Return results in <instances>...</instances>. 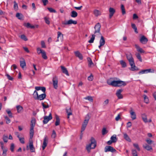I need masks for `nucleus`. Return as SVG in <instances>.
<instances>
[{"instance_id": "nucleus-1", "label": "nucleus", "mask_w": 156, "mask_h": 156, "mask_svg": "<svg viewBox=\"0 0 156 156\" xmlns=\"http://www.w3.org/2000/svg\"><path fill=\"white\" fill-rule=\"evenodd\" d=\"M126 55L131 67L130 69L132 71L138 70V68L135 65L134 59L132 57V55L130 53H128L126 54Z\"/></svg>"}, {"instance_id": "nucleus-2", "label": "nucleus", "mask_w": 156, "mask_h": 156, "mask_svg": "<svg viewBox=\"0 0 156 156\" xmlns=\"http://www.w3.org/2000/svg\"><path fill=\"white\" fill-rule=\"evenodd\" d=\"M90 141V143L87 145L86 147V149L88 153L90 152L91 149L95 148L96 146V141L94 138H91Z\"/></svg>"}, {"instance_id": "nucleus-3", "label": "nucleus", "mask_w": 156, "mask_h": 156, "mask_svg": "<svg viewBox=\"0 0 156 156\" xmlns=\"http://www.w3.org/2000/svg\"><path fill=\"white\" fill-rule=\"evenodd\" d=\"M101 27V25L100 23H98L95 25L94 27L95 29L94 34H97L98 33L101 35L100 33Z\"/></svg>"}, {"instance_id": "nucleus-4", "label": "nucleus", "mask_w": 156, "mask_h": 156, "mask_svg": "<svg viewBox=\"0 0 156 156\" xmlns=\"http://www.w3.org/2000/svg\"><path fill=\"white\" fill-rule=\"evenodd\" d=\"M105 152H111L112 153L115 152L116 150L113 147L110 146H107L105 148Z\"/></svg>"}, {"instance_id": "nucleus-5", "label": "nucleus", "mask_w": 156, "mask_h": 156, "mask_svg": "<svg viewBox=\"0 0 156 156\" xmlns=\"http://www.w3.org/2000/svg\"><path fill=\"white\" fill-rule=\"evenodd\" d=\"M52 83L54 88L57 89L58 87V78L57 76H54L52 79Z\"/></svg>"}, {"instance_id": "nucleus-6", "label": "nucleus", "mask_w": 156, "mask_h": 156, "mask_svg": "<svg viewBox=\"0 0 156 156\" xmlns=\"http://www.w3.org/2000/svg\"><path fill=\"white\" fill-rule=\"evenodd\" d=\"M77 23V22L75 20H73L72 19H70L68 21H63L62 22V24L63 25H70L72 24H76Z\"/></svg>"}, {"instance_id": "nucleus-7", "label": "nucleus", "mask_w": 156, "mask_h": 156, "mask_svg": "<svg viewBox=\"0 0 156 156\" xmlns=\"http://www.w3.org/2000/svg\"><path fill=\"white\" fill-rule=\"evenodd\" d=\"M20 66L23 70H25L27 69L25 61L22 58H20Z\"/></svg>"}, {"instance_id": "nucleus-8", "label": "nucleus", "mask_w": 156, "mask_h": 156, "mask_svg": "<svg viewBox=\"0 0 156 156\" xmlns=\"http://www.w3.org/2000/svg\"><path fill=\"white\" fill-rule=\"evenodd\" d=\"M51 114L50 113L48 116H44V120L43 121L44 124H47L48 122L52 119Z\"/></svg>"}, {"instance_id": "nucleus-9", "label": "nucleus", "mask_w": 156, "mask_h": 156, "mask_svg": "<svg viewBox=\"0 0 156 156\" xmlns=\"http://www.w3.org/2000/svg\"><path fill=\"white\" fill-rule=\"evenodd\" d=\"M35 124H30V139H32L34 134V128L35 126Z\"/></svg>"}, {"instance_id": "nucleus-10", "label": "nucleus", "mask_w": 156, "mask_h": 156, "mask_svg": "<svg viewBox=\"0 0 156 156\" xmlns=\"http://www.w3.org/2000/svg\"><path fill=\"white\" fill-rule=\"evenodd\" d=\"M148 39L144 35L142 36L140 39V43L143 44H146L148 41Z\"/></svg>"}, {"instance_id": "nucleus-11", "label": "nucleus", "mask_w": 156, "mask_h": 156, "mask_svg": "<svg viewBox=\"0 0 156 156\" xmlns=\"http://www.w3.org/2000/svg\"><path fill=\"white\" fill-rule=\"evenodd\" d=\"M151 69H147L142 70L140 71L139 72L138 74H141L144 73H153L154 71L153 70L152 71H151Z\"/></svg>"}, {"instance_id": "nucleus-12", "label": "nucleus", "mask_w": 156, "mask_h": 156, "mask_svg": "<svg viewBox=\"0 0 156 156\" xmlns=\"http://www.w3.org/2000/svg\"><path fill=\"white\" fill-rule=\"evenodd\" d=\"M107 83L109 85H111L114 87H117L118 80H113L112 81H110V80H108L107 81Z\"/></svg>"}, {"instance_id": "nucleus-13", "label": "nucleus", "mask_w": 156, "mask_h": 156, "mask_svg": "<svg viewBox=\"0 0 156 156\" xmlns=\"http://www.w3.org/2000/svg\"><path fill=\"white\" fill-rule=\"evenodd\" d=\"M109 18L111 19L115 13V10L114 8L110 7L109 8Z\"/></svg>"}, {"instance_id": "nucleus-14", "label": "nucleus", "mask_w": 156, "mask_h": 156, "mask_svg": "<svg viewBox=\"0 0 156 156\" xmlns=\"http://www.w3.org/2000/svg\"><path fill=\"white\" fill-rule=\"evenodd\" d=\"M122 91V89H119L117 90L116 94L119 99H120L123 98L122 95L121 94V93Z\"/></svg>"}, {"instance_id": "nucleus-15", "label": "nucleus", "mask_w": 156, "mask_h": 156, "mask_svg": "<svg viewBox=\"0 0 156 156\" xmlns=\"http://www.w3.org/2000/svg\"><path fill=\"white\" fill-rule=\"evenodd\" d=\"M46 95L44 93L39 95L38 97H37V100L41 101L45 99L46 97Z\"/></svg>"}, {"instance_id": "nucleus-16", "label": "nucleus", "mask_w": 156, "mask_h": 156, "mask_svg": "<svg viewBox=\"0 0 156 156\" xmlns=\"http://www.w3.org/2000/svg\"><path fill=\"white\" fill-rule=\"evenodd\" d=\"M130 113L131 115V118L132 120H133L136 119V115L135 113L133 111V109L132 108H131Z\"/></svg>"}, {"instance_id": "nucleus-17", "label": "nucleus", "mask_w": 156, "mask_h": 156, "mask_svg": "<svg viewBox=\"0 0 156 156\" xmlns=\"http://www.w3.org/2000/svg\"><path fill=\"white\" fill-rule=\"evenodd\" d=\"M29 147L31 152H34L35 151V149L33 145V142L32 140L29 141Z\"/></svg>"}, {"instance_id": "nucleus-18", "label": "nucleus", "mask_w": 156, "mask_h": 156, "mask_svg": "<svg viewBox=\"0 0 156 156\" xmlns=\"http://www.w3.org/2000/svg\"><path fill=\"white\" fill-rule=\"evenodd\" d=\"M126 85V83L124 81L121 80H118V84L117 87H121L124 86Z\"/></svg>"}, {"instance_id": "nucleus-19", "label": "nucleus", "mask_w": 156, "mask_h": 156, "mask_svg": "<svg viewBox=\"0 0 156 156\" xmlns=\"http://www.w3.org/2000/svg\"><path fill=\"white\" fill-rule=\"evenodd\" d=\"M74 54L75 55L78 57L80 59L82 60L83 59V56L82 54L79 51H75Z\"/></svg>"}, {"instance_id": "nucleus-20", "label": "nucleus", "mask_w": 156, "mask_h": 156, "mask_svg": "<svg viewBox=\"0 0 156 156\" xmlns=\"http://www.w3.org/2000/svg\"><path fill=\"white\" fill-rule=\"evenodd\" d=\"M23 25L28 28L34 29L35 28V27L34 26V25H31V24L29 23H23Z\"/></svg>"}, {"instance_id": "nucleus-21", "label": "nucleus", "mask_w": 156, "mask_h": 156, "mask_svg": "<svg viewBox=\"0 0 156 156\" xmlns=\"http://www.w3.org/2000/svg\"><path fill=\"white\" fill-rule=\"evenodd\" d=\"M61 69L63 73L66 74L67 76L69 75L68 72L66 68H65L64 66H61Z\"/></svg>"}, {"instance_id": "nucleus-22", "label": "nucleus", "mask_w": 156, "mask_h": 156, "mask_svg": "<svg viewBox=\"0 0 156 156\" xmlns=\"http://www.w3.org/2000/svg\"><path fill=\"white\" fill-rule=\"evenodd\" d=\"M35 89L37 90H41L44 93L46 91V88L44 87H36Z\"/></svg>"}, {"instance_id": "nucleus-23", "label": "nucleus", "mask_w": 156, "mask_h": 156, "mask_svg": "<svg viewBox=\"0 0 156 156\" xmlns=\"http://www.w3.org/2000/svg\"><path fill=\"white\" fill-rule=\"evenodd\" d=\"M48 141V139L46 137L44 138L43 142V145L42 146V149L43 150H44L46 147L47 144V141Z\"/></svg>"}, {"instance_id": "nucleus-24", "label": "nucleus", "mask_w": 156, "mask_h": 156, "mask_svg": "<svg viewBox=\"0 0 156 156\" xmlns=\"http://www.w3.org/2000/svg\"><path fill=\"white\" fill-rule=\"evenodd\" d=\"M111 140L113 142V143H115L117 140L118 138L116 135H113L111 137Z\"/></svg>"}, {"instance_id": "nucleus-25", "label": "nucleus", "mask_w": 156, "mask_h": 156, "mask_svg": "<svg viewBox=\"0 0 156 156\" xmlns=\"http://www.w3.org/2000/svg\"><path fill=\"white\" fill-rule=\"evenodd\" d=\"M66 112L67 113V118L69 119V116L72 114V111L70 108H69L68 109L66 108Z\"/></svg>"}, {"instance_id": "nucleus-26", "label": "nucleus", "mask_w": 156, "mask_h": 156, "mask_svg": "<svg viewBox=\"0 0 156 156\" xmlns=\"http://www.w3.org/2000/svg\"><path fill=\"white\" fill-rule=\"evenodd\" d=\"M55 118L56 121L55 122V125L56 126H58L59 125L60 120L59 118V116L57 115H56Z\"/></svg>"}, {"instance_id": "nucleus-27", "label": "nucleus", "mask_w": 156, "mask_h": 156, "mask_svg": "<svg viewBox=\"0 0 156 156\" xmlns=\"http://www.w3.org/2000/svg\"><path fill=\"white\" fill-rule=\"evenodd\" d=\"M124 138L127 141L129 142L131 141V140L130 138L128 136L127 134L126 133H124L123 134Z\"/></svg>"}, {"instance_id": "nucleus-28", "label": "nucleus", "mask_w": 156, "mask_h": 156, "mask_svg": "<svg viewBox=\"0 0 156 156\" xmlns=\"http://www.w3.org/2000/svg\"><path fill=\"white\" fill-rule=\"evenodd\" d=\"M99 43L100 44H103V45H104L105 44V38L102 35L101 37V39L100 40Z\"/></svg>"}, {"instance_id": "nucleus-29", "label": "nucleus", "mask_w": 156, "mask_h": 156, "mask_svg": "<svg viewBox=\"0 0 156 156\" xmlns=\"http://www.w3.org/2000/svg\"><path fill=\"white\" fill-rule=\"evenodd\" d=\"M87 59L88 62V66L90 67L92 65H94V63L92 62L91 59L90 57H88L87 58Z\"/></svg>"}, {"instance_id": "nucleus-30", "label": "nucleus", "mask_w": 156, "mask_h": 156, "mask_svg": "<svg viewBox=\"0 0 156 156\" xmlns=\"http://www.w3.org/2000/svg\"><path fill=\"white\" fill-rule=\"evenodd\" d=\"M71 16L72 17L75 18L77 16V13L75 11H72L71 12Z\"/></svg>"}, {"instance_id": "nucleus-31", "label": "nucleus", "mask_w": 156, "mask_h": 156, "mask_svg": "<svg viewBox=\"0 0 156 156\" xmlns=\"http://www.w3.org/2000/svg\"><path fill=\"white\" fill-rule=\"evenodd\" d=\"M120 63L122 68H125L126 67V62L123 60L120 61Z\"/></svg>"}, {"instance_id": "nucleus-32", "label": "nucleus", "mask_w": 156, "mask_h": 156, "mask_svg": "<svg viewBox=\"0 0 156 156\" xmlns=\"http://www.w3.org/2000/svg\"><path fill=\"white\" fill-rule=\"evenodd\" d=\"M94 15L96 16H98L101 15V13L97 9L94 10Z\"/></svg>"}, {"instance_id": "nucleus-33", "label": "nucleus", "mask_w": 156, "mask_h": 156, "mask_svg": "<svg viewBox=\"0 0 156 156\" xmlns=\"http://www.w3.org/2000/svg\"><path fill=\"white\" fill-rule=\"evenodd\" d=\"M143 147L147 151L152 150V147L147 144H146L145 146H143Z\"/></svg>"}, {"instance_id": "nucleus-34", "label": "nucleus", "mask_w": 156, "mask_h": 156, "mask_svg": "<svg viewBox=\"0 0 156 156\" xmlns=\"http://www.w3.org/2000/svg\"><path fill=\"white\" fill-rule=\"evenodd\" d=\"M131 27L134 30L135 32L137 34L138 33L137 28L135 24L133 23H131Z\"/></svg>"}, {"instance_id": "nucleus-35", "label": "nucleus", "mask_w": 156, "mask_h": 156, "mask_svg": "<svg viewBox=\"0 0 156 156\" xmlns=\"http://www.w3.org/2000/svg\"><path fill=\"white\" fill-rule=\"evenodd\" d=\"M144 102L147 104H148L149 103V100L148 98L145 94L144 95Z\"/></svg>"}, {"instance_id": "nucleus-36", "label": "nucleus", "mask_w": 156, "mask_h": 156, "mask_svg": "<svg viewBox=\"0 0 156 156\" xmlns=\"http://www.w3.org/2000/svg\"><path fill=\"white\" fill-rule=\"evenodd\" d=\"M33 96L34 98L35 99L37 100V97H38V94L37 92L36 91V90H35L34 93L33 94Z\"/></svg>"}, {"instance_id": "nucleus-37", "label": "nucleus", "mask_w": 156, "mask_h": 156, "mask_svg": "<svg viewBox=\"0 0 156 156\" xmlns=\"http://www.w3.org/2000/svg\"><path fill=\"white\" fill-rule=\"evenodd\" d=\"M95 35L94 34L92 35V37L88 41V42L89 43H92L94 42V41L95 39Z\"/></svg>"}, {"instance_id": "nucleus-38", "label": "nucleus", "mask_w": 156, "mask_h": 156, "mask_svg": "<svg viewBox=\"0 0 156 156\" xmlns=\"http://www.w3.org/2000/svg\"><path fill=\"white\" fill-rule=\"evenodd\" d=\"M121 8L122 12V15L126 14V11L124 6L122 4L121 6Z\"/></svg>"}, {"instance_id": "nucleus-39", "label": "nucleus", "mask_w": 156, "mask_h": 156, "mask_svg": "<svg viewBox=\"0 0 156 156\" xmlns=\"http://www.w3.org/2000/svg\"><path fill=\"white\" fill-rule=\"evenodd\" d=\"M132 154L133 156H138L136 150L132 149Z\"/></svg>"}, {"instance_id": "nucleus-40", "label": "nucleus", "mask_w": 156, "mask_h": 156, "mask_svg": "<svg viewBox=\"0 0 156 156\" xmlns=\"http://www.w3.org/2000/svg\"><path fill=\"white\" fill-rule=\"evenodd\" d=\"M14 9L15 11H17L18 9V5L15 1L14 2Z\"/></svg>"}, {"instance_id": "nucleus-41", "label": "nucleus", "mask_w": 156, "mask_h": 156, "mask_svg": "<svg viewBox=\"0 0 156 156\" xmlns=\"http://www.w3.org/2000/svg\"><path fill=\"white\" fill-rule=\"evenodd\" d=\"M142 117L144 122H147V120L146 117V115L145 114H142Z\"/></svg>"}, {"instance_id": "nucleus-42", "label": "nucleus", "mask_w": 156, "mask_h": 156, "mask_svg": "<svg viewBox=\"0 0 156 156\" xmlns=\"http://www.w3.org/2000/svg\"><path fill=\"white\" fill-rule=\"evenodd\" d=\"M2 139L4 142L7 143L8 142V136L7 135H4Z\"/></svg>"}, {"instance_id": "nucleus-43", "label": "nucleus", "mask_w": 156, "mask_h": 156, "mask_svg": "<svg viewBox=\"0 0 156 156\" xmlns=\"http://www.w3.org/2000/svg\"><path fill=\"white\" fill-rule=\"evenodd\" d=\"M41 54L42 56L44 59H47L48 58L46 56V52L44 51H43L41 53Z\"/></svg>"}, {"instance_id": "nucleus-44", "label": "nucleus", "mask_w": 156, "mask_h": 156, "mask_svg": "<svg viewBox=\"0 0 156 156\" xmlns=\"http://www.w3.org/2000/svg\"><path fill=\"white\" fill-rule=\"evenodd\" d=\"M136 55L137 58V59H138L141 62H142V58L140 54V53H138L136 54Z\"/></svg>"}, {"instance_id": "nucleus-45", "label": "nucleus", "mask_w": 156, "mask_h": 156, "mask_svg": "<svg viewBox=\"0 0 156 156\" xmlns=\"http://www.w3.org/2000/svg\"><path fill=\"white\" fill-rule=\"evenodd\" d=\"M84 99L86 100H88L90 101L93 102V99L92 97L90 96H88L84 98Z\"/></svg>"}, {"instance_id": "nucleus-46", "label": "nucleus", "mask_w": 156, "mask_h": 156, "mask_svg": "<svg viewBox=\"0 0 156 156\" xmlns=\"http://www.w3.org/2000/svg\"><path fill=\"white\" fill-rule=\"evenodd\" d=\"M21 38L23 41H26L28 40V39L26 36L24 34L21 35L20 36Z\"/></svg>"}, {"instance_id": "nucleus-47", "label": "nucleus", "mask_w": 156, "mask_h": 156, "mask_svg": "<svg viewBox=\"0 0 156 156\" xmlns=\"http://www.w3.org/2000/svg\"><path fill=\"white\" fill-rule=\"evenodd\" d=\"M41 104L43 107L44 109L45 108H48L49 107L48 104L47 105V104H44V102H42Z\"/></svg>"}, {"instance_id": "nucleus-48", "label": "nucleus", "mask_w": 156, "mask_h": 156, "mask_svg": "<svg viewBox=\"0 0 156 156\" xmlns=\"http://www.w3.org/2000/svg\"><path fill=\"white\" fill-rule=\"evenodd\" d=\"M47 9L51 12L56 13V10L52 8H48Z\"/></svg>"}, {"instance_id": "nucleus-49", "label": "nucleus", "mask_w": 156, "mask_h": 156, "mask_svg": "<svg viewBox=\"0 0 156 156\" xmlns=\"http://www.w3.org/2000/svg\"><path fill=\"white\" fill-rule=\"evenodd\" d=\"M6 112L9 115V116L10 117H12V114L11 111L9 109H7L6 110Z\"/></svg>"}, {"instance_id": "nucleus-50", "label": "nucleus", "mask_w": 156, "mask_h": 156, "mask_svg": "<svg viewBox=\"0 0 156 156\" xmlns=\"http://www.w3.org/2000/svg\"><path fill=\"white\" fill-rule=\"evenodd\" d=\"M133 146L134 147L136 148V149L137 150L139 151H140V149L139 147V145L137 144H133Z\"/></svg>"}, {"instance_id": "nucleus-51", "label": "nucleus", "mask_w": 156, "mask_h": 156, "mask_svg": "<svg viewBox=\"0 0 156 156\" xmlns=\"http://www.w3.org/2000/svg\"><path fill=\"white\" fill-rule=\"evenodd\" d=\"M43 51L44 50L41 49L40 48H37V53L38 54H40L41 53V54Z\"/></svg>"}, {"instance_id": "nucleus-52", "label": "nucleus", "mask_w": 156, "mask_h": 156, "mask_svg": "<svg viewBox=\"0 0 156 156\" xmlns=\"http://www.w3.org/2000/svg\"><path fill=\"white\" fill-rule=\"evenodd\" d=\"M5 118L6 120V123L7 124H8L10 122V119L7 116H5Z\"/></svg>"}, {"instance_id": "nucleus-53", "label": "nucleus", "mask_w": 156, "mask_h": 156, "mask_svg": "<svg viewBox=\"0 0 156 156\" xmlns=\"http://www.w3.org/2000/svg\"><path fill=\"white\" fill-rule=\"evenodd\" d=\"M108 133L107 131L106 128H103L102 130V135H105L106 134Z\"/></svg>"}, {"instance_id": "nucleus-54", "label": "nucleus", "mask_w": 156, "mask_h": 156, "mask_svg": "<svg viewBox=\"0 0 156 156\" xmlns=\"http://www.w3.org/2000/svg\"><path fill=\"white\" fill-rule=\"evenodd\" d=\"M14 144L13 143H12L11 144V145L10 147V149L12 152H13L14 151Z\"/></svg>"}, {"instance_id": "nucleus-55", "label": "nucleus", "mask_w": 156, "mask_h": 156, "mask_svg": "<svg viewBox=\"0 0 156 156\" xmlns=\"http://www.w3.org/2000/svg\"><path fill=\"white\" fill-rule=\"evenodd\" d=\"M86 126H87L85 125H83V124L82 125V126L81 131V133H82L83 131L85 130Z\"/></svg>"}, {"instance_id": "nucleus-56", "label": "nucleus", "mask_w": 156, "mask_h": 156, "mask_svg": "<svg viewBox=\"0 0 156 156\" xmlns=\"http://www.w3.org/2000/svg\"><path fill=\"white\" fill-rule=\"evenodd\" d=\"M44 20L46 23L49 24L50 23V21L46 17L44 18Z\"/></svg>"}, {"instance_id": "nucleus-57", "label": "nucleus", "mask_w": 156, "mask_h": 156, "mask_svg": "<svg viewBox=\"0 0 156 156\" xmlns=\"http://www.w3.org/2000/svg\"><path fill=\"white\" fill-rule=\"evenodd\" d=\"M56 133L54 130H53L52 131V133L51 135V136L53 138H55L56 136Z\"/></svg>"}, {"instance_id": "nucleus-58", "label": "nucleus", "mask_w": 156, "mask_h": 156, "mask_svg": "<svg viewBox=\"0 0 156 156\" xmlns=\"http://www.w3.org/2000/svg\"><path fill=\"white\" fill-rule=\"evenodd\" d=\"M87 79L89 81H92L93 79V76L92 74H91L88 77Z\"/></svg>"}, {"instance_id": "nucleus-59", "label": "nucleus", "mask_w": 156, "mask_h": 156, "mask_svg": "<svg viewBox=\"0 0 156 156\" xmlns=\"http://www.w3.org/2000/svg\"><path fill=\"white\" fill-rule=\"evenodd\" d=\"M41 47L42 48H45L46 46L45 45V43L44 41H41Z\"/></svg>"}, {"instance_id": "nucleus-60", "label": "nucleus", "mask_w": 156, "mask_h": 156, "mask_svg": "<svg viewBox=\"0 0 156 156\" xmlns=\"http://www.w3.org/2000/svg\"><path fill=\"white\" fill-rule=\"evenodd\" d=\"M17 68V66L15 64L13 65L11 67V69L14 71Z\"/></svg>"}, {"instance_id": "nucleus-61", "label": "nucleus", "mask_w": 156, "mask_h": 156, "mask_svg": "<svg viewBox=\"0 0 156 156\" xmlns=\"http://www.w3.org/2000/svg\"><path fill=\"white\" fill-rule=\"evenodd\" d=\"M6 76L7 77L8 79L11 80H13V78L11 77L9 74H6Z\"/></svg>"}, {"instance_id": "nucleus-62", "label": "nucleus", "mask_w": 156, "mask_h": 156, "mask_svg": "<svg viewBox=\"0 0 156 156\" xmlns=\"http://www.w3.org/2000/svg\"><path fill=\"white\" fill-rule=\"evenodd\" d=\"M20 143L22 144H24L25 143L24 137L20 138Z\"/></svg>"}, {"instance_id": "nucleus-63", "label": "nucleus", "mask_w": 156, "mask_h": 156, "mask_svg": "<svg viewBox=\"0 0 156 156\" xmlns=\"http://www.w3.org/2000/svg\"><path fill=\"white\" fill-rule=\"evenodd\" d=\"M23 48L24 50L27 52L28 53L30 52V51L29 50L28 48L27 47H23Z\"/></svg>"}, {"instance_id": "nucleus-64", "label": "nucleus", "mask_w": 156, "mask_h": 156, "mask_svg": "<svg viewBox=\"0 0 156 156\" xmlns=\"http://www.w3.org/2000/svg\"><path fill=\"white\" fill-rule=\"evenodd\" d=\"M146 141L148 144H151L153 142L152 140L150 139L147 140Z\"/></svg>"}]
</instances>
